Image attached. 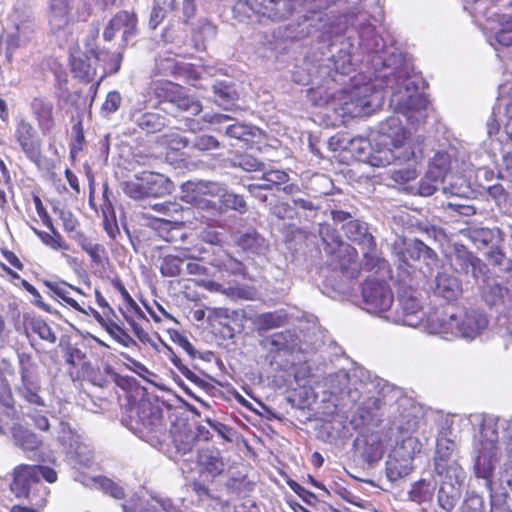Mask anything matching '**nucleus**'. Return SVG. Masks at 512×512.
Here are the masks:
<instances>
[{"label":"nucleus","instance_id":"13","mask_svg":"<svg viewBox=\"0 0 512 512\" xmlns=\"http://www.w3.org/2000/svg\"><path fill=\"white\" fill-rule=\"evenodd\" d=\"M182 200L192 206L211 211L213 213H221V207L218 203L222 186L211 181H187L181 187Z\"/></svg>","mask_w":512,"mask_h":512},{"label":"nucleus","instance_id":"38","mask_svg":"<svg viewBox=\"0 0 512 512\" xmlns=\"http://www.w3.org/2000/svg\"><path fill=\"white\" fill-rule=\"evenodd\" d=\"M70 68L73 76L84 83L91 82L96 75L90 59L86 54L72 55L70 57Z\"/></svg>","mask_w":512,"mask_h":512},{"label":"nucleus","instance_id":"39","mask_svg":"<svg viewBox=\"0 0 512 512\" xmlns=\"http://www.w3.org/2000/svg\"><path fill=\"white\" fill-rule=\"evenodd\" d=\"M103 197L104 201L101 205L103 229L110 239L116 240V238L120 235V229L117 222L114 207L107 197V187L103 191Z\"/></svg>","mask_w":512,"mask_h":512},{"label":"nucleus","instance_id":"54","mask_svg":"<svg viewBox=\"0 0 512 512\" xmlns=\"http://www.w3.org/2000/svg\"><path fill=\"white\" fill-rule=\"evenodd\" d=\"M467 234L471 241L478 247L488 245L494 238L491 229L478 225L468 227Z\"/></svg>","mask_w":512,"mask_h":512},{"label":"nucleus","instance_id":"12","mask_svg":"<svg viewBox=\"0 0 512 512\" xmlns=\"http://www.w3.org/2000/svg\"><path fill=\"white\" fill-rule=\"evenodd\" d=\"M171 182L163 174L142 171L123 183L124 193L132 199L160 197L169 193Z\"/></svg>","mask_w":512,"mask_h":512},{"label":"nucleus","instance_id":"37","mask_svg":"<svg viewBox=\"0 0 512 512\" xmlns=\"http://www.w3.org/2000/svg\"><path fill=\"white\" fill-rule=\"evenodd\" d=\"M27 464L19 465L14 470V477L10 484V489L17 498H29V489L32 483H35L31 472L27 470Z\"/></svg>","mask_w":512,"mask_h":512},{"label":"nucleus","instance_id":"47","mask_svg":"<svg viewBox=\"0 0 512 512\" xmlns=\"http://www.w3.org/2000/svg\"><path fill=\"white\" fill-rule=\"evenodd\" d=\"M91 55L98 61L103 60L107 67L104 71V74L101 76L100 80H102L106 76L114 75L119 72L123 60V54L120 52L117 53H107L108 59L102 58V51L99 49H91Z\"/></svg>","mask_w":512,"mask_h":512},{"label":"nucleus","instance_id":"27","mask_svg":"<svg viewBox=\"0 0 512 512\" xmlns=\"http://www.w3.org/2000/svg\"><path fill=\"white\" fill-rule=\"evenodd\" d=\"M34 33L32 24L19 23L15 25V31L2 37V45H5V56L9 62H12L14 53L24 48L31 41V34Z\"/></svg>","mask_w":512,"mask_h":512},{"label":"nucleus","instance_id":"23","mask_svg":"<svg viewBox=\"0 0 512 512\" xmlns=\"http://www.w3.org/2000/svg\"><path fill=\"white\" fill-rule=\"evenodd\" d=\"M397 249H399L397 255L404 263H408L409 260L423 259L428 266L437 265L438 258L435 251L418 239H404L401 244H396L395 250Z\"/></svg>","mask_w":512,"mask_h":512},{"label":"nucleus","instance_id":"16","mask_svg":"<svg viewBox=\"0 0 512 512\" xmlns=\"http://www.w3.org/2000/svg\"><path fill=\"white\" fill-rule=\"evenodd\" d=\"M29 110L40 134L43 137H54L58 130V111L53 101L46 96L33 97L29 102Z\"/></svg>","mask_w":512,"mask_h":512},{"label":"nucleus","instance_id":"63","mask_svg":"<svg viewBox=\"0 0 512 512\" xmlns=\"http://www.w3.org/2000/svg\"><path fill=\"white\" fill-rule=\"evenodd\" d=\"M258 238V233L252 229L240 234L236 239V244L244 250H252L258 246Z\"/></svg>","mask_w":512,"mask_h":512},{"label":"nucleus","instance_id":"30","mask_svg":"<svg viewBox=\"0 0 512 512\" xmlns=\"http://www.w3.org/2000/svg\"><path fill=\"white\" fill-rule=\"evenodd\" d=\"M433 283L434 294L447 301L456 300L462 293L461 282L446 272H438Z\"/></svg>","mask_w":512,"mask_h":512},{"label":"nucleus","instance_id":"36","mask_svg":"<svg viewBox=\"0 0 512 512\" xmlns=\"http://www.w3.org/2000/svg\"><path fill=\"white\" fill-rule=\"evenodd\" d=\"M180 84L166 79L152 81L148 88V94L156 100L158 105L170 103L172 97L179 90Z\"/></svg>","mask_w":512,"mask_h":512},{"label":"nucleus","instance_id":"34","mask_svg":"<svg viewBox=\"0 0 512 512\" xmlns=\"http://www.w3.org/2000/svg\"><path fill=\"white\" fill-rule=\"evenodd\" d=\"M413 470V461L403 456H396L391 452L386 461V476L391 482H395L407 475Z\"/></svg>","mask_w":512,"mask_h":512},{"label":"nucleus","instance_id":"9","mask_svg":"<svg viewBox=\"0 0 512 512\" xmlns=\"http://www.w3.org/2000/svg\"><path fill=\"white\" fill-rule=\"evenodd\" d=\"M333 79H326L316 87L307 90V98L314 106L333 104L341 123L348 125L352 121V92L350 89H336Z\"/></svg>","mask_w":512,"mask_h":512},{"label":"nucleus","instance_id":"5","mask_svg":"<svg viewBox=\"0 0 512 512\" xmlns=\"http://www.w3.org/2000/svg\"><path fill=\"white\" fill-rule=\"evenodd\" d=\"M354 3V29L358 32L359 49L367 54L368 60L373 56H389L394 46H386L383 39L376 32L377 25L384 20V11L380 0H359Z\"/></svg>","mask_w":512,"mask_h":512},{"label":"nucleus","instance_id":"43","mask_svg":"<svg viewBox=\"0 0 512 512\" xmlns=\"http://www.w3.org/2000/svg\"><path fill=\"white\" fill-rule=\"evenodd\" d=\"M450 156L445 152H437L431 160L428 167V177H435L441 182H445L450 171Z\"/></svg>","mask_w":512,"mask_h":512},{"label":"nucleus","instance_id":"19","mask_svg":"<svg viewBox=\"0 0 512 512\" xmlns=\"http://www.w3.org/2000/svg\"><path fill=\"white\" fill-rule=\"evenodd\" d=\"M138 17L134 11L120 10L113 15L103 30V39L112 41L122 31V42L127 46L129 39L138 32Z\"/></svg>","mask_w":512,"mask_h":512},{"label":"nucleus","instance_id":"46","mask_svg":"<svg viewBox=\"0 0 512 512\" xmlns=\"http://www.w3.org/2000/svg\"><path fill=\"white\" fill-rule=\"evenodd\" d=\"M99 319V322L105 327L106 332L119 344L124 347L137 345L136 341L129 335V333L116 322L109 320L103 324L102 318L100 317Z\"/></svg>","mask_w":512,"mask_h":512},{"label":"nucleus","instance_id":"51","mask_svg":"<svg viewBox=\"0 0 512 512\" xmlns=\"http://www.w3.org/2000/svg\"><path fill=\"white\" fill-rule=\"evenodd\" d=\"M498 17L500 28L495 32L494 40L500 45L510 46L512 45V17L507 15Z\"/></svg>","mask_w":512,"mask_h":512},{"label":"nucleus","instance_id":"60","mask_svg":"<svg viewBox=\"0 0 512 512\" xmlns=\"http://www.w3.org/2000/svg\"><path fill=\"white\" fill-rule=\"evenodd\" d=\"M226 134L231 138L243 141H248L253 136L251 127L241 123L229 125L226 128Z\"/></svg>","mask_w":512,"mask_h":512},{"label":"nucleus","instance_id":"10","mask_svg":"<svg viewBox=\"0 0 512 512\" xmlns=\"http://www.w3.org/2000/svg\"><path fill=\"white\" fill-rule=\"evenodd\" d=\"M418 292L411 285L401 283L398 290L399 310L384 316L385 319L395 324L409 327H419L424 322L423 311Z\"/></svg>","mask_w":512,"mask_h":512},{"label":"nucleus","instance_id":"24","mask_svg":"<svg viewBox=\"0 0 512 512\" xmlns=\"http://www.w3.org/2000/svg\"><path fill=\"white\" fill-rule=\"evenodd\" d=\"M176 251V254H167L162 258L159 269L163 277L179 276L185 260L198 259L204 252L203 249L188 247L179 248Z\"/></svg>","mask_w":512,"mask_h":512},{"label":"nucleus","instance_id":"18","mask_svg":"<svg viewBox=\"0 0 512 512\" xmlns=\"http://www.w3.org/2000/svg\"><path fill=\"white\" fill-rule=\"evenodd\" d=\"M442 477L438 490V503L445 511H451L461 497V487L465 480V472L461 466H452Z\"/></svg>","mask_w":512,"mask_h":512},{"label":"nucleus","instance_id":"17","mask_svg":"<svg viewBox=\"0 0 512 512\" xmlns=\"http://www.w3.org/2000/svg\"><path fill=\"white\" fill-rule=\"evenodd\" d=\"M33 203L35 210L42 221V224L49 230V232L31 227L34 234L40 239L43 245L55 251H68L70 250L69 243L64 239L61 233L55 227L51 216L46 210L40 196L33 194Z\"/></svg>","mask_w":512,"mask_h":512},{"label":"nucleus","instance_id":"55","mask_svg":"<svg viewBox=\"0 0 512 512\" xmlns=\"http://www.w3.org/2000/svg\"><path fill=\"white\" fill-rule=\"evenodd\" d=\"M26 469L31 472L30 475L35 483H39L41 478L48 483H54L57 481V473L51 467L43 465H28V468Z\"/></svg>","mask_w":512,"mask_h":512},{"label":"nucleus","instance_id":"26","mask_svg":"<svg viewBox=\"0 0 512 512\" xmlns=\"http://www.w3.org/2000/svg\"><path fill=\"white\" fill-rule=\"evenodd\" d=\"M451 265L457 273H471L474 278L484 274L487 269L486 265L479 258L475 257L463 246L455 249L451 257Z\"/></svg>","mask_w":512,"mask_h":512},{"label":"nucleus","instance_id":"42","mask_svg":"<svg viewBox=\"0 0 512 512\" xmlns=\"http://www.w3.org/2000/svg\"><path fill=\"white\" fill-rule=\"evenodd\" d=\"M508 292L506 287L495 280H487L482 287V298L489 306H497L504 303Z\"/></svg>","mask_w":512,"mask_h":512},{"label":"nucleus","instance_id":"53","mask_svg":"<svg viewBox=\"0 0 512 512\" xmlns=\"http://www.w3.org/2000/svg\"><path fill=\"white\" fill-rule=\"evenodd\" d=\"M271 349L279 352L284 351L290 348L292 343L294 342V334L291 330H284L280 332L273 333L267 338Z\"/></svg>","mask_w":512,"mask_h":512},{"label":"nucleus","instance_id":"14","mask_svg":"<svg viewBox=\"0 0 512 512\" xmlns=\"http://www.w3.org/2000/svg\"><path fill=\"white\" fill-rule=\"evenodd\" d=\"M363 309L369 313H385L392 306L394 297L387 282L368 278L361 289Z\"/></svg>","mask_w":512,"mask_h":512},{"label":"nucleus","instance_id":"20","mask_svg":"<svg viewBox=\"0 0 512 512\" xmlns=\"http://www.w3.org/2000/svg\"><path fill=\"white\" fill-rule=\"evenodd\" d=\"M354 159L376 167L394 163V156L388 149H382L378 142L374 147L369 139L362 137H354Z\"/></svg>","mask_w":512,"mask_h":512},{"label":"nucleus","instance_id":"48","mask_svg":"<svg viewBox=\"0 0 512 512\" xmlns=\"http://www.w3.org/2000/svg\"><path fill=\"white\" fill-rule=\"evenodd\" d=\"M13 437L16 444L26 451H35L41 445V441L36 434L22 427L14 430Z\"/></svg>","mask_w":512,"mask_h":512},{"label":"nucleus","instance_id":"25","mask_svg":"<svg viewBox=\"0 0 512 512\" xmlns=\"http://www.w3.org/2000/svg\"><path fill=\"white\" fill-rule=\"evenodd\" d=\"M72 238L81 250L89 256L93 268L105 269L107 266H110L109 254L103 244L94 242L84 232H77L75 235H72Z\"/></svg>","mask_w":512,"mask_h":512},{"label":"nucleus","instance_id":"31","mask_svg":"<svg viewBox=\"0 0 512 512\" xmlns=\"http://www.w3.org/2000/svg\"><path fill=\"white\" fill-rule=\"evenodd\" d=\"M65 364L67 365V373L73 381L83 380L82 371L85 364H89L86 354L78 347L67 343L63 349Z\"/></svg>","mask_w":512,"mask_h":512},{"label":"nucleus","instance_id":"57","mask_svg":"<svg viewBox=\"0 0 512 512\" xmlns=\"http://www.w3.org/2000/svg\"><path fill=\"white\" fill-rule=\"evenodd\" d=\"M19 366L21 380L38 377L36 373V364L32 360V356L28 353L19 355Z\"/></svg>","mask_w":512,"mask_h":512},{"label":"nucleus","instance_id":"61","mask_svg":"<svg viewBox=\"0 0 512 512\" xmlns=\"http://www.w3.org/2000/svg\"><path fill=\"white\" fill-rule=\"evenodd\" d=\"M82 373L83 380L87 379L93 385L103 387L107 382L106 378L102 375L100 368L93 367L91 363L85 364V369L82 371Z\"/></svg>","mask_w":512,"mask_h":512},{"label":"nucleus","instance_id":"64","mask_svg":"<svg viewBox=\"0 0 512 512\" xmlns=\"http://www.w3.org/2000/svg\"><path fill=\"white\" fill-rule=\"evenodd\" d=\"M461 512H485L483 498L476 494L469 495L461 507Z\"/></svg>","mask_w":512,"mask_h":512},{"label":"nucleus","instance_id":"59","mask_svg":"<svg viewBox=\"0 0 512 512\" xmlns=\"http://www.w3.org/2000/svg\"><path fill=\"white\" fill-rule=\"evenodd\" d=\"M58 217L62 221V226L66 233H74L75 235L77 232H80L78 230L80 223L71 211L59 210Z\"/></svg>","mask_w":512,"mask_h":512},{"label":"nucleus","instance_id":"11","mask_svg":"<svg viewBox=\"0 0 512 512\" xmlns=\"http://www.w3.org/2000/svg\"><path fill=\"white\" fill-rule=\"evenodd\" d=\"M358 402L356 415H354V429L363 426L369 432L372 428L377 427L382 421L384 411L388 408L389 417L395 420L403 409H396V400L384 404L381 395H371L362 397L360 400L354 398V402Z\"/></svg>","mask_w":512,"mask_h":512},{"label":"nucleus","instance_id":"44","mask_svg":"<svg viewBox=\"0 0 512 512\" xmlns=\"http://www.w3.org/2000/svg\"><path fill=\"white\" fill-rule=\"evenodd\" d=\"M262 179L266 183L261 185L250 184L248 185V190L254 193L259 189H271L273 186L285 184L289 180V175L283 170H268L263 173Z\"/></svg>","mask_w":512,"mask_h":512},{"label":"nucleus","instance_id":"15","mask_svg":"<svg viewBox=\"0 0 512 512\" xmlns=\"http://www.w3.org/2000/svg\"><path fill=\"white\" fill-rule=\"evenodd\" d=\"M409 414L408 410L403 409V412L400 413L397 417H395V420H392V431H396L399 434V439L397 440L396 446L392 450L393 453L396 454V456H403L405 458H408L409 460L413 461L415 454L419 453L422 449V442L420 439L415 436V433L418 431V429L423 424L422 420V411L419 407V410L416 413V425L415 428L412 430L408 429H400L396 422L400 420V418L403 419H409L407 416Z\"/></svg>","mask_w":512,"mask_h":512},{"label":"nucleus","instance_id":"28","mask_svg":"<svg viewBox=\"0 0 512 512\" xmlns=\"http://www.w3.org/2000/svg\"><path fill=\"white\" fill-rule=\"evenodd\" d=\"M354 447L360 451L361 457L369 465L378 462L385 452L381 437L375 433L365 435L361 432L356 442H354Z\"/></svg>","mask_w":512,"mask_h":512},{"label":"nucleus","instance_id":"22","mask_svg":"<svg viewBox=\"0 0 512 512\" xmlns=\"http://www.w3.org/2000/svg\"><path fill=\"white\" fill-rule=\"evenodd\" d=\"M294 0H247L251 10L260 18L281 21L294 10Z\"/></svg>","mask_w":512,"mask_h":512},{"label":"nucleus","instance_id":"32","mask_svg":"<svg viewBox=\"0 0 512 512\" xmlns=\"http://www.w3.org/2000/svg\"><path fill=\"white\" fill-rule=\"evenodd\" d=\"M512 91V86L508 84H503L499 86V95L497 98L496 105L493 110V115L491 119L487 122L488 134L492 135L499 131L500 125H503L506 136L512 142V136L508 134L505 123L507 121V116L505 114V108L500 104L501 98L508 97L510 92Z\"/></svg>","mask_w":512,"mask_h":512},{"label":"nucleus","instance_id":"52","mask_svg":"<svg viewBox=\"0 0 512 512\" xmlns=\"http://www.w3.org/2000/svg\"><path fill=\"white\" fill-rule=\"evenodd\" d=\"M43 285L48 289L51 297L60 302L70 294L71 290H74L77 293H81L80 289L73 287L66 282L63 281H50L44 280Z\"/></svg>","mask_w":512,"mask_h":512},{"label":"nucleus","instance_id":"50","mask_svg":"<svg viewBox=\"0 0 512 512\" xmlns=\"http://www.w3.org/2000/svg\"><path fill=\"white\" fill-rule=\"evenodd\" d=\"M86 144L84 128L82 121H78L72 126V138L69 144V154L72 159L83 151Z\"/></svg>","mask_w":512,"mask_h":512},{"label":"nucleus","instance_id":"6","mask_svg":"<svg viewBox=\"0 0 512 512\" xmlns=\"http://www.w3.org/2000/svg\"><path fill=\"white\" fill-rule=\"evenodd\" d=\"M473 422L470 417L452 415L444 418L439 427L434 456V469L438 475L450 471L452 466H460L454 459L458 448L460 427Z\"/></svg>","mask_w":512,"mask_h":512},{"label":"nucleus","instance_id":"3","mask_svg":"<svg viewBox=\"0 0 512 512\" xmlns=\"http://www.w3.org/2000/svg\"><path fill=\"white\" fill-rule=\"evenodd\" d=\"M358 394L357 398L360 400L362 397L371 395H381L383 397V403L387 404L396 400V409L408 410L407 415L409 419L400 418L396 422V425L400 429L412 430L416 425V413L419 410V406L414 401L403 395L401 389L388 383L382 378L373 375L369 370L363 366L354 362V394Z\"/></svg>","mask_w":512,"mask_h":512},{"label":"nucleus","instance_id":"58","mask_svg":"<svg viewBox=\"0 0 512 512\" xmlns=\"http://www.w3.org/2000/svg\"><path fill=\"white\" fill-rule=\"evenodd\" d=\"M417 176L418 171L414 164L408 165L404 168L395 169L391 174V178L399 184H406L412 180H415Z\"/></svg>","mask_w":512,"mask_h":512},{"label":"nucleus","instance_id":"40","mask_svg":"<svg viewBox=\"0 0 512 512\" xmlns=\"http://www.w3.org/2000/svg\"><path fill=\"white\" fill-rule=\"evenodd\" d=\"M288 321V314L283 310H277L259 314L255 319V325L259 331H268L283 327Z\"/></svg>","mask_w":512,"mask_h":512},{"label":"nucleus","instance_id":"21","mask_svg":"<svg viewBox=\"0 0 512 512\" xmlns=\"http://www.w3.org/2000/svg\"><path fill=\"white\" fill-rule=\"evenodd\" d=\"M355 243L360 247L362 255L366 259L365 265L367 269H372L375 266L379 268L386 266V261L377 256L375 239L366 222L354 220V244Z\"/></svg>","mask_w":512,"mask_h":512},{"label":"nucleus","instance_id":"35","mask_svg":"<svg viewBox=\"0 0 512 512\" xmlns=\"http://www.w3.org/2000/svg\"><path fill=\"white\" fill-rule=\"evenodd\" d=\"M171 104L179 112H188L196 116L202 112V104L200 100L187 93L186 88L182 85L172 97Z\"/></svg>","mask_w":512,"mask_h":512},{"label":"nucleus","instance_id":"45","mask_svg":"<svg viewBox=\"0 0 512 512\" xmlns=\"http://www.w3.org/2000/svg\"><path fill=\"white\" fill-rule=\"evenodd\" d=\"M218 203L221 207V213L227 209L236 210L239 213L247 211V204L242 195L224 191L223 188L222 192H220Z\"/></svg>","mask_w":512,"mask_h":512},{"label":"nucleus","instance_id":"7","mask_svg":"<svg viewBox=\"0 0 512 512\" xmlns=\"http://www.w3.org/2000/svg\"><path fill=\"white\" fill-rule=\"evenodd\" d=\"M122 423L138 437L151 441L164 427L162 410L148 400L132 403L125 408Z\"/></svg>","mask_w":512,"mask_h":512},{"label":"nucleus","instance_id":"49","mask_svg":"<svg viewBox=\"0 0 512 512\" xmlns=\"http://www.w3.org/2000/svg\"><path fill=\"white\" fill-rule=\"evenodd\" d=\"M23 384V396L26 401L31 404L43 406L44 401L40 397L39 392L41 390L40 379L38 377L29 378L22 380Z\"/></svg>","mask_w":512,"mask_h":512},{"label":"nucleus","instance_id":"1","mask_svg":"<svg viewBox=\"0 0 512 512\" xmlns=\"http://www.w3.org/2000/svg\"><path fill=\"white\" fill-rule=\"evenodd\" d=\"M389 56L376 55L368 64L373 69L374 79L365 83L354 78V116H369L379 109L384 100L382 88L391 90L390 106L396 114L382 121L378 127V142L382 149H388L394 156V163L422 158L423 151L407 142V132L398 114H402L412 125L424 123L427 117L428 100L418 91L416 80L410 75V66L404 55L392 48Z\"/></svg>","mask_w":512,"mask_h":512},{"label":"nucleus","instance_id":"56","mask_svg":"<svg viewBox=\"0 0 512 512\" xmlns=\"http://www.w3.org/2000/svg\"><path fill=\"white\" fill-rule=\"evenodd\" d=\"M31 329L37 334L42 340H45L49 343L56 342V335L53 332L52 328L42 319H34L31 321Z\"/></svg>","mask_w":512,"mask_h":512},{"label":"nucleus","instance_id":"33","mask_svg":"<svg viewBox=\"0 0 512 512\" xmlns=\"http://www.w3.org/2000/svg\"><path fill=\"white\" fill-rule=\"evenodd\" d=\"M73 3L74 0H48L50 24L55 23L59 28L67 26L70 22Z\"/></svg>","mask_w":512,"mask_h":512},{"label":"nucleus","instance_id":"29","mask_svg":"<svg viewBox=\"0 0 512 512\" xmlns=\"http://www.w3.org/2000/svg\"><path fill=\"white\" fill-rule=\"evenodd\" d=\"M196 462L200 472L207 474L212 479L220 476L225 469L221 452L215 447H206L198 450Z\"/></svg>","mask_w":512,"mask_h":512},{"label":"nucleus","instance_id":"8","mask_svg":"<svg viewBox=\"0 0 512 512\" xmlns=\"http://www.w3.org/2000/svg\"><path fill=\"white\" fill-rule=\"evenodd\" d=\"M11 141L13 148L26 160L38 167L43 163L45 156L42 135L27 116L15 117Z\"/></svg>","mask_w":512,"mask_h":512},{"label":"nucleus","instance_id":"62","mask_svg":"<svg viewBox=\"0 0 512 512\" xmlns=\"http://www.w3.org/2000/svg\"><path fill=\"white\" fill-rule=\"evenodd\" d=\"M47 495L48 491L44 487L41 497L35 503L31 502V506L13 505L10 512H41L47 504Z\"/></svg>","mask_w":512,"mask_h":512},{"label":"nucleus","instance_id":"41","mask_svg":"<svg viewBox=\"0 0 512 512\" xmlns=\"http://www.w3.org/2000/svg\"><path fill=\"white\" fill-rule=\"evenodd\" d=\"M136 124L146 133H157L167 126V118L158 112H145L138 117Z\"/></svg>","mask_w":512,"mask_h":512},{"label":"nucleus","instance_id":"2","mask_svg":"<svg viewBox=\"0 0 512 512\" xmlns=\"http://www.w3.org/2000/svg\"><path fill=\"white\" fill-rule=\"evenodd\" d=\"M480 422L479 437L474 442V473L476 477L485 479L490 483L503 453L507 461L501 468L505 481L512 483V419L497 418L493 416H473Z\"/></svg>","mask_w":512,"mask_h":512},{"label":"nucleus","instance_id":"4","mask_svg":"<svg viewBox=\"0 0 512 512\" xmlns=\"http://www.w3.org/2000/svg\"><path fill=\"white\" fill-rule=\"evenodd\" d=\"M488 326L487 316L477 309H460L452 313L431 314L424 324L430 334H438L446 340L463 338L473 340Z\"/></svg>","mask_w":512,"mask_h":512}]
</instances>
